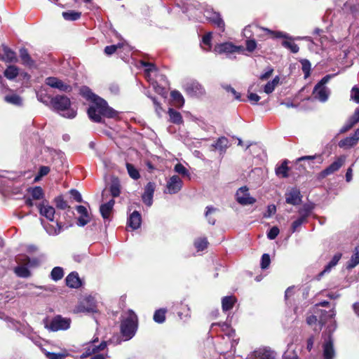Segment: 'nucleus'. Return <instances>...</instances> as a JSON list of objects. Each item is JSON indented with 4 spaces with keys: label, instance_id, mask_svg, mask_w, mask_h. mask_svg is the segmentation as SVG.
I'll return each instance as SVG.
<instances>
[{
    "label": "nucleus",
    "instance_id": "obj_21",
    "mask_svg": "<svg viewBox=\"0 0 359 359\" xmlns=\"http://www.w3.org/2000/svg\"><path fill=\"white\" fill-rule=\"evenodd\" d=\"M285 201L288 204L298 205L302 201L300 191L297 189H292L285 194Z\"/></svg>",
    "mask_w": 359,
    "mask_h": 359
},
{
    "label": "nucleus",
    "instance_id": "obj_27",
    "mask_svg": "<svg viewBox=\"0 0 359 359\" xmlns=\"http://www.w3.org/2000/svg\"><path fill=\"white\" fill-rule=\"evenodd\" d=\"M141 215L137 211H134L129 217L128 224L133 229H137L141 224Z\"/></svg>",
    "mask_w": 359,
    "mask_h": 359
},
{
    "label": "nucleus",
    "instance_id": "obj_40",
    "mask_svg": "<svg viewBox=\"0 0 359 359\" xmlns=\"http://www.w3.org/2000/svg\"><path fill=\"white\" fill-rule=\"evenodd\" d=\"M62 17L65 20L67 21H75L80 18L81 15V13L74 11H69L62 13Z\"/></svg>",
    "mask_w": 359,
    "mask_h": 359
},
{
    "label": "nucleus",
    "instance_id": "obj_14",
    "mask_svg": "<svg viewBox=\"0 0 359 359\" xmlns=\"http://www.w3.org/2000/svg\"><path fill=\"white\" fill-rule=\"evenodd\" d=\"M97 341V338H96V339H94L91 343L88 344L85 351L81 355V358H86L90 356V355L103 351L107 348V344L106 341H102L100 345L96 346L94 344V343Z\"/></svg>",
    "mask_w": 359,
    "mask_h": 359
},
{
    "label": "nucleus",
    "instance_id": "obj_46",
    "mask_svg": "<svg viewBox=\"0 0 359 359\" xmlns=\"http://www.w3.org/2000/svg\"><path fill=\"white\" fill-rule=\"evenodd\" d=\"M287 161H285L283 163L276 169V173L278 176H282L283 177H287L288 176L287 171L288 167L287 165Z\"/></svg>",
    "mask_w": 359,
    "mask_h": 359
},
{
    "label": "nucleus",
    "instance_id": "obj_25",
    "mask_svg": "<svg viewBox=\"0 0 359 359\" xmlns=\"http://www.w3.org/2000/svg\"><path fill=\"white\" fill-rule=\"evenodd\" d=\"M66 284L71 288H79L81 285V280L77 272L73 271L66 277Z\"/></svg>",
    "mask_w": 359,
    "mask_h": 359
},
{
    "label": "nucleus",
    "instance_id": "obj_7",
    "mask_svg": "<svg viewBox=\"0 0 359 359\" xmlns=\"http://www.w3.org/2000/svg\"><path fill=\"white\" fill-rule=\"evenodd\" d=\"M71 320L67 318H63L58 315L55 316L49 323L46 320L45 327L52 332L59 330H66L69 328Z\"/></svg>",
    "mask_w": 359,
    "mask_h": 359
},
{
    "label": "nucleus",
    "instance_id": "obj_41",
    "mask_svg": "<svg viewBox=\"0 0 359 359\" xmlns=\"http://www.w3.org/2000/svg\"><path fill=\"white\" fill-rule=\"evenodd\" d=\"M168 115L171 122L176 124H180L182 122V117L181 114L176 110L170 108L168 110Z\"/></svg>",
    "mask_w": 359,
    "mask_h": 359
},
{
    "label": "nucleus",
    "instance_id": "obj_12",
    "mask_svg": "<svg viewBox=\"0 0 359 359\" xmlns=\"http://www.w3.org/2000/svg\"><path fill=\"white\" fill-rule=\"evenodd\" d=\"M204 16L207 20L217 25V27L219 28L222 32L224 31V22L221 18L219 13L215 12L211 8H207L204 11Z\"/></svg>",
    "mask_w": 359,
    "mask_h": 359
},
{
    "label": "nucleus",
    "instance_id": "obj_2",
    "mask_svg": "<svg viewBox=\"0 0 359 359\" xmlns=\"http://www.w3.org/2000/svg\"><path fill=\"white\" fill-rule=\"evenodd\" d=\"M141 65L146 68L145 76L148 81H151L154 90L160 95H163L165 93V86L168 84L165 76L158 74L157 69L152 63L141 61Z\"/></svg>",
    "mask_w": 359,
    "mask_h": 359
},
{
    "label": "nucleus",
    "instance_id": "obj_63",
    "mask_svg": "<svg viewBox=\"0 0 359 359\" xmlns=\"http://www.w3.org/2000/svg\"><path fill=\"white\" fill-rule=\"evenodd\" d=\"M279 232V229L277 226H273L268 232L267 237L270 240H273L278 236Z\"/></svg>",
    "mask_w": 359,
    "mask_h": 359
},
{
    "label": "nucleus",
    "instance_id": "obj_52",
    "mask_svg": "<svg viewBox=\"0 0 359 359\" xmlns=\"http://www.w3.org/2000/svg\"><path fill=\"white\" fill-rule=\"evenodd\" d=\"M211 39H212V33L211 32H209L203 36L201 47L204 50H209L210 49Z\"/></svg>",
    "mask_w": 359,
    "mask_h": 359
},
{
    "label": "nucleus",
    "instance_id": "obj_38",
    "mask_svg": "<svg viewBox=\"0 0 359 359\" xmlns=\"http://www.w3.org/2000/svg\"><path fill=\"white\" fill-rule=\"evenodd\" d=\"M14 272L18 277L20 278H28L31 276V273L25 264L15 267Z\"/></svg>",
    "mask_w": 359,
    "mask_h": 359
},
{
    "label": "nucleus",
    "instance_id": "obj_53",
    "mask_svg": "<svg viewBox=\"0 0 359 359\" xmlns=\"http://www.w3.org/2000/svg\"><path fill=\"white\" fill-rule=\"evenodd\" d=\"M174 170L182 176L188 177L190 176L189 170L181 163H177L174 167Z\"/></svg>",
    "mask_w": 359,
    "mask_h": 359
},
{
    "label": "nucleus",
    "instance_id": "obj_22",
    "mask_svg": "<svg viewBox=\"0 0 359 359\" xmlns=\"http://www.w3.org/2000/svg\"><path fill=\"white\" fill-rule=\"evenodd\" d=\"M250 359H275L273 352L266 348L255 351Z\"/></svg>",
    "mask_w": 359,
    "mask_h": 359
},
{
    "label": "nucleus",
    "instance_id": "obj_48",
    "mask_svg": "<svg viewBox=\"0 0 359 359\" xmlns=\"http://www.w3.org/2000/svg\"><path fill=\"white\" fill-rule=\"evenodd\" d=\"M208 245V242L206 238H199L194 242V245L198 251H202L205 250Z\"/></svg>",
    "mask_w": 359,
    "mask_h": 359
},
{
    "label": "nucleus",
    "instance_id": "obj_44",
    "mask_svg": "<svg viewBox=\"0 0 359 359\" xmlns=\"http://www.w3.org/2000/svg\"><path fill=\"white\" fill-rule=\"evenodd\" d=\"M64 276L63 269L60 266L54 267L50 273V278L55 281H57L62 278Z\"/></svg>",
    "mask_w": 359,
    "mask_h": 359
},
{
    "label": "nucleus",
    "instance_id": "obj_11",
    "mask_svg": "<svg viewBox=\"0 0 359 359\" xmlns=\"http://www.w3.org/2000/svg\"><path fill=\"white\" fill-rule=\"evenodd\" d=\"M184 90L191 97H200L205 93L203 87L196 81H191L184 85Z\"/></svg>",
    "mask_w": 359,
    "mask_h": 359
},
{
    "label": "nucleus",
    "instance_id": "obj_1",
    "mask_svg": "<svg viewBox=\"0 0 359 359\" xmlns=\"http://www.w3.org/2000/svg\"><path fill=\"white\" fill-rule=\"evenodd\" d=\"M81 93L84 97L92 101L88 109V114L91 121L101 123L102 116L107 118H114L116 116L117 112L109 107L104 99L95 95L89 88L83 87L81 89Z\"/></svg>",
    "mask_w": 359,
    "mask_h": 359
},
{
    "label": "nucleus",
    "instance_id": "obj_50",
    "mask_svg": "<svg viewBox=\"0 0 359 359\" xmlns=\"http://www.w3.org/2000/svg\"><path fill=\"white\" fill-rule=\"evenodd\" d=\"M313 160H317V162L320 164L323 162V158L320 155L313 156H304L297 159V161L300 162L303 161H308L309 163L311 164Z\"/></svg>",
    "mask_w": 359,
    "mask_h": 359
},
{
    "label": "nucleus",
    "instance_id": "obj_10",
    "mask_svg": "<svg viewBox=\"0 0 359 359\" xmlns=\"http://www.w3.org/2000/svg\"><path fill=\"white\" fill-rule=\"evenodd\" d=\"M250 29H252V31L254 32H263L266 34H270L271 37L273 38H284V39H290V36L282 32H276V31H271L266 28H262L259 27L257 26H250L249 27H245L244 29V35L245 37H250V36H248V32H250Z\"/></svg>",
    "mask_w": 359,
    "mask_h": 359
},
{
    "label": "nucleus",
    "instance_id": "obj_15",
    "mask_svg": "<svg viewBox=\"0 0 359 359\" xmlns=\"http://www.w3.org/2000/svg\"><path fill=\"white\" fill-rule=\"evenodd\" d=\"M46 84L51 88H57L62 92H69L72 90L71 86L64 83L62 80L56 77H48L46 79Z\"/></svg>",
    "mask_w": 359,
    "mask_h": 359
},
{
    "label": "nucleus",
    "instance_id": "obj_28",
    "mask_svg": "<svg viewBox=\"0 0 359 359\" xmlns=\"http://www.w3.org/2000/svg\"><path fill=\"white\" fill-rule=\"evenodd\" d=\"M4 55L2 60L6 62H15L18 61V58L15 53L10 48L4 46L3 47Z\"/></svg>",
    "mask_w": 359,
    "mask_h": 359
},
{
    "label": "nucleus",
    "instance_id": "obj_6",
    "mask_svg": "<svg viewBox=\"0 0 359 359\" xmlns=\"http://www.w3.org/2000/svg\"><path fill=\"white\" fill-rule=\"evenodd\" d=\"M331 77V75H326L315 86L313 90L314 98L322 102L327 100L330 90L326 87L325 84L329 81Z\"/></svg>",
    "mask_w": 359,
    "mask_h": 359
},
{
    "label": "nucleus",
    "instance_id": "obj_57",
    "mask_svg": "<svg viewBox=\"0 0 359 359\" xmlns=\"http://www.w3.org/2000/svg\"><path fill=\"white\" fill-rule=\"evenodd\" d=\"M302 63V69L303 72L304 73V77L307 78L310 75L311 70V63L308 60H302L301 61Z\"/></svg>",
    "mask_w": 359,
    "mask_h": 359
},
{
    "label": "nucleus",
    "instance_id": "obj_19",
    "mask_svg": "<svg viewBox=\"0 0 359 359\" xmlns=\"http://www.w3.org/2000/svg\"><path fill=\"white\" fill-rule=\"evenodd\" d=\"M155 190V184L149 182L145 188L142 196L143 202L148 206H151L153 203V196Z\"/></svg>",
    "mask_w": 359,
    "mask_h": 359
},
{
    "label": "nucleus",
    "instance_id": "obj_9",
    "mask_svg": "<svg viewBox=\"0 0 359 359\" xmlns=\"http://www.w3.org/2000/svg\"><path fill=\"white\" fill-rule=\"evenodd\" d=\"M237 202L242 205H252L255 203V198L250 196L247 187H242L236 194Z\"/></svg>",
    "mask_w": 359,
    "mask_h": 359
},
{
    "label": "nucleus",
    "instance_id": "obj_17",
    "mask_svg": "<svg viewBox=\"0 0 359 359\" xmlns=\"http://www.w3.org/2000/svg\"><path fill=\"white\" fill-rule=\"evenodd\" d=\"M344 162H345V158L344 156L339 157L331 165H330L327 168L323 170L320 173V177L321 178H324L326 176L334 173V172L337 171L344 165Z\"/></svg>",
    "mask_w": 359,
    "mask_h": 359
},
{
    "label": "nucleus",
    "instance_id": "obj_13",
    "mask_svg": "<svg viewBox=\"0 0 359 359\" xmlns=\"http://www.w3.org/2000/svg\"><path fill=\"white\" fill-rule=\"evenodd\" d=\"M183 182L177 175L172 176L166 184L167 191L170 194L178 193L182 188Z\"/></svg>",
    "mask_w": 359,
    "mask_h": 359
},
{
    "label": "nucleus",
    "instance_id": "obj_3",
    "mask_svg": "<svg viewBox=\"0 0 359 359\" xmlns=\"http://www.w3.org/2000/svg\"><path fill=\"white\" fill-rule=\"evenodd\" d=\"M138 319L135 313L132 310H128L122 316L121 322V333L125 341L132 339L137 330Z\"/></svg>",
    "mask_w": 359,
    "mask_h": 359
},
{
    "label": "nucleus",
    "instance_id": "obj_20",
    "mask_svg": "<svg viewBox=\"0 0 359 359\" xmlns=\"http://www.w3.org/2000/svg\"><path fill=\"white\" fill-rule=\"evenodd\" d=\"M359 140V128H358L353 135L341 140L339 142V147L344 149H348L355 145Z\"/></svg>",
    "mask_w": 359,
    "mask_h": 359
},
{
    "label": "nucleus",
    "instance_id": "obj_59",
    "mask_svg": "<svg viewBox=\"0 0 359 359\" xmlns=\"http://www.w3.org/2000/svg\"><path fill=\"white\" fill-rule=\"evenodd\" d=\"M55 201L57 208L61 210H65L68 207L67 202L62 196H57L55 198Z\"/></svg>",
    "mask_w": 359,
    "mask_h": 359
},
{
    "label": "nucleus",
    "instance_id": "obj_31",
    "mask_svg": "<svg viewBox=\"0 0 359 359\" xmlns=\"http://www.w3.org/2000/svg\"><path fill=\"white\" fill-rule=\"evenodd\" d=\"M229 141L225 137H219L217 142L212 144L215 149L219 150L221 153H224L228 147Z\"/></svg>",
    "mask_w": 359,
    "mask_h": 359
},
{
    "label": "nucleus",
    "instance_id": "obj_47",
    "mask_svg": "<svg viewBox=\"0 0 359 359\" xmlns=\"http://www.w3.org/2000/svg\"><path fill=\"white\" fill-rule=\"evenodd\" d=\"M31 198L34 200H39L43 197V189L40 187H35L30 190Z\"/></svg>",
    "mask_w": 359,
    "mask_h": 359
},
{
    "label": "nucleus",
    "instance_id": "obj_58",
    "mask_svg": "<svg viewBox=\"0 0 359 359\" xmlns=\"http://www.w3.org/2000/svg\"><path fill=\"white\" fill-rule=\"evenodd\" d=\"M20 262L30 267L36 266L39 264L37 259H30L29 257H25L23 259L20 260Z\"/></svg>",
    "mask_w": 359,
    "mask_h": 359
},
{
    "label": "nucleus",
    "instance_id": "obj_16",
    "mask_svg": "<svg viewBox=\"0 0 359 359\" xmlns=\"http://www.w3.org/2000/svg\"><path fill=\"white\" fill-rule=\"evenodd\" d=\"M242 46L233 45L232 43L226 42L218 44L215 47V51L218 53H232L243 50Z\"/></svg>",
    "mask_w": 359,
    "mask_h": 359
},
{
    "label": "nucleus",
    "instance_id": "obj_34",
    "mask_svg": "<svg viewBox=\"0 0 359 359\" xmlns=\"http://www.w3.org/2000/svg\"><path fill=\"white\" fill-rule=\"evenodd\" d=\"M236 302V299L233 296H227V297H223L222 299V310L224 311H227L231 309L233 307Z\"/></svg>",
    "mask_w": 359,
    "mask_h": 359
},
{
    "label": "nucleus",
    "instance_id": "obj_26",
    "mask_svg": "<svg viewBox=\"0 0 359 359\" xmlns=\"http://www.w3.org/2000/svg\"><path fill=\"white\" fill-rule=\"evenodd\" d=\"M314 338L310 337L306 341V347L302 351V358L304 359H318L316 358L311 352L313 348Z\"/></svg>",
    "mask_w": 359,
    "mask_h": 359
},
{
    "label": "nucleus",
    "instance_id": "obj_32",
    "mask_svg": "<svg viewBox=\"0 0 359 359\" xmlns=\"http://www.w3.org/2000/svg\"><path fill=\"white\" fill-rule=\"evenodd\" d=\"M20 57L23 65L30 67L34 65V61L30 57L27 49L21 48L20 50Z\"/></svg>",
    "mask_w": 359,
    "mask_h": 359
},
{
    "label": "nucleus",
    "instance_id": "obj_23",
    "mask_svg": "<svg viewBox=\"0 0 359 359\" xmlns=\"http://www.w3.org/2000/svg\"><path fill=\"white\" fill-rule=\"evenodd\" d=\"M76 209L78 213L80 215V217L78 218L77 224L79 226H84L90 222V216L88 215V210L83 205H78L76 206Z\"/></svg>",
    "mask_w": 359,
    "mask_h": 359
},
{
    "label": "nucleus",
    "instance_id": "obj_39",
    "mask_svg": "<svg viewBox=\"0 0 359 359\" xmlns=\"http://www.w3.org/2000/svg\"><path fill=\"white\" fill-rule=\"evenodd\" d=\"M166 309H159L154 312L153 319L159 324H161L165 320Z\"/></svg>",
    "mask_w": 359,
    "mask_h": 359
},
{
    "label": "nucleus",
    "instance_id": "obj_56",
    "mask_svg": "<svg viewBox=\"0 0 359 359\" xmlns=\"http://www.w3.org/2000/svg\"><path fill=\"white\" fill-rule=\"evenodd\" d=\"M282 45L285 48L290 49V51L292 53H297L299 51V46H297V44H296V43H294L293 42H291V41H283L282 42Z\"/></svg>",
    "mask_w": 359,
    "mask_h": 359
},
{
    "label": "nucleus",
    "instance_id": "obj_54",
    "mask_svg": "<svg viewBox=\"0 0 359 359\" xmlns=\"http://www.w3.org/2000/svg\"><path fill=\"white\" fill-rule=\"evenodd\" d=\"M307 222V220L299 217L296 220H294L291 225V231L292 233H294L298 231L299 228L304 224Z\"/></svg>",
    "mask_w": 359,
    "mask_h": 359
},
{
    "label": "nucleus",
    "instance_id": "obj_55",
    "mask_svg": "<svg viewBox=\"0 0 359 359\" xmlns=\"http://www.w3.org/2000/svg\"><path fill=\"white\" fill-rule=\"evenodd\" d=\"M123 46V44L122 43H118L116 45L107 46L104 48V53L107 55H111L118 48H121Z\"/></svg>",
    "mask_w": 359,
    "mask_h": 359
},
{
    "label": "nucleus",
    "instance_id": "obj_61",
    "mask_svg": "<svg viewBox=\"0 0 359 359\" xmlns=\"http://www.w3.org/2000/svg\"><path fill=\"white\" fill-rule=\"evenodd\" d=\"M45 355L49 359H63L65 358V354L61 353H51L46 351L45 352Z\"/></svg>",
    "mask_w": 359,
    "mask_h": 359
},
{
    "label": "nucleus",
    "instance_id": "obj_37",
    "mask_svg": "<svg viewBox=\"0 0 359 359\" xmlns=\"http://www.w3.org/2000/svg\"><path fill=\"white\" fill-rule=\"evenodd\" d=\"M43 226L47 233H48L50 236H57L62 231V226L58 222H57L56 226H54L52 224L44 225Z\"/></svg>",
    "mask_w": 359,
    "mask_h": 359
},
{
    "label": "nucleus",
    "instance_id": "obj_42",
    "mask_svg": "<svg viewBox=\"0 0 359 359\" xmlns=\"http://www.w3.org/2000/svg\"><path fill=\"white\" fill-rule=\"evenodd\" d=\"M280 81L279 76H276L271 81H269L264 87V91L266 94L271 93L277 86Z\"/></svg>",
    "mask_w": 359,
    "mask_h": 359
},
{
    "label": "nucleus",
    "instance_id": "obj_24",
    "mask_svg": "<svg viewBox=\"0 0 359 359\" xmlns=\"http://www.w3.org/2000/svg\"><path fill=\"white\" fill-rule=\"evenodd\" d=\"M341 253H336L330 261V262L325 266L324 269L318 274V278L320 279L325 274L329 273L331 270L338 264L339 261L341 258Z\"/></svg>",
    "mask_w": 359,
    "mask_h": 359
},
{
    "label": "nucleus",
    "instance_id": "obj_36",
    "mask_svg": "<svg viewBox=\"0 0 359 359\" xmlns=\"http://www.w3.org/2000/svg\"><path fill=\"white\" fill-rule=\"evenodd\" d=\"M18 74L19 68L14 65H9L4 72V76L9 80L16 78Z\"/></svg>",
    "mask_w": 359,
    "mask_h": 359
},
{
    "label": "nucleus",
    "instance_id": "obj_5",
    "mask_svg": "<svg viewBox=\"0 0 359 359\" xmlns=\"http://www.w3.org/2000/svg\"><path fill=\"white\" fill-rule=\"evenodd\" d=\"M336 325H333L328 332H325L322 336V351L323 359H334L336 351L334 346V341L332 337V332L334 331Z\"/></svg>",
    "mask_w": 359,
    "mask_h": 359
},
{
    "label": "nucleus",
    "instance_id": "obj_30",
    "mask_svg": "<svg viewBox=\"0 0 359 359\" xmlns=\"http://www.w3.org/2000/svg\"><path fill=\"white\" fill-rule=\"evenodd\" d=\"M222 330L225 332V334L231 341V348H233L235 345L237 344L236 340L233 339V337L235 336L234 330H233L231 327H229V325L226 323H223L222 325Z\"/></svg>",
    "mask_w": 359,
    "mask_h": 359
},
{
    "label": "nucleus",
    "instance_id": "obj_64",
    "mask_svg": "<svg viewBox=\"0 0 359 359\" xmlns=\"http://www.w3.org/2000/svg\"><path fill=\"white\" fill-rule=\"evenodd\" d=\"M351 98L359 104V88L357 86L353 87L351 92Z\"/></svg>",
    "mask_w": 359,
    "mask_h": 359
},
{
    "label": "nucleus",
    "instance_id": "obj_18",
    "mask_svg": "<svg viewBox=\"0 0 359 359\" xmlns=\"http://www.w3.org/2000/svg\"><path fill=\"white\" fill-rule=\"evenodd\" d=\"M38 208L42 216L45 217L49 221H54L55 210L53 207L49 205L47 203H45L43 202L38 205Z\"/></svg>",
    "mask_w": 359,
    "mask_h": 359
},
{
    "label": "nucleus",
    "instance_id": "obj_33",
    "mask_svg": "<svg viewBox=\"0 0 359 359\" xmlns=\"http://www.w3.org/2000/svg\"><path fill=\"white\" fill-rule=\"evenodd\" d=\"M359 264V246L354 248V252L346 265L347 269H352Z\"/></svg>",
    "mask_w": 359,
    "mask_h": 359
},
{
    "label": "nucleus",
    "instance_id": "obj_51",
    "mask_svg": "<svg viewBox=\"0 0 359 359\" xmlns=\"http://www.w3.org/2000/svg\"><path fill=\"white\" fill-rule=\"evenodd\" d=\"M126 168L128 172V175L133 180H137L140 178V173L138 170L133 166V165L127 163H126Z\"/></svg>",
    "mask_w": 359,
    "mask_h": 359
},
{
    "label": "nucleus",
    "instance_id": "obj_8",
    "mask_svg": "<svg viewBox=\"0 0 359 359\" xmlns=\"http://www.w3.org/2000/svg\"><path fill=\"white\" fill-rule=\"evenodd\" d=\"M96 301L90 295L83 299L74 309L75 313H95L96 309Z\"/></svg>",
    "mask_w": 359,
    "mask_h": 359
},
{
    "label": "nucleus",
    "instance_id": "obj_45",
    "mask_svg": "<svg viewBox=\"0 0 359 359\" xmlns=\"http://www.w3.org/2000/svg\"><path fill=\"white\" fill-rule=\"evenodd\" d=\"M171 97L175 104L180 107H182L184 103V100L182 94L177 90H172L170 93Z\"/></svg>",
    "mask_w": 359,
    "mask_h": 359
},
{
    "label": "nucleus",
    "instance_id": "obj_49",
    "mask_svg": "<svg viewBox=\"0 0 359 359\" xmlns=\"http://www.w3.org/2000/svg\"><path fill=\"white\" fill-rule=\"evenodd\" d=\"M311 210L312 207L309 205L305 204L299 210L298 212L299 214V217L307 220L308 217L311 215Z\"/></svg>",
    "mask_w": 359,
    "mask_h": 359
},
{
    "label": "nucleus",
    "instance_id": "obj_4",
    "mask_svg": "<svg viewBox=\"0 0 359 359\" xmlns=\"http://www.w3.org/2000/svg\"><path fill=\"white\" fill-rule=\"evenodd\" d=\"M50 103L53 108L65 118H73L76 115V110L71 108V101L67 96L56 95L51 99Z\"/></svg>",
    "mask_w": 359,
    "mask_h": 359
},
{
    "label": "nucleus",
    "instance_id": "obj_29",
    "mask_svg": "<svg viewBox=\"0 0 359 359\" xmlns=\"http://www.w3.org/2000/svg\"><path fill=\"white\" fill-rule=\"evenodd\" d=\"M114 200L111 199L106 203L101 205L100 208V213L104 219L109 218L110 213L114 205Z\"/></svg>",
    "mask_w": 359,
    "mask_h": 359
},
{
    "label": "nucleus",
    "instance_id": "obj_60",
    "mask_svg": "<svg viewBox=\"0 0 359 359\" xmlns=\"http://www.w3.org/2000/svg\"><path fill=\"white\" fill-rule=\"evenodd\" d=\"M271 263L270 257L268 254H264L261 259V268L266 269L269 267Z\"/></svg>",
    "mask_w": 359,
    "mask_h": 359
},
{
    "label": "nucleus",
    "instance_id": "obj_43",
    "mask_svg": "<svg viewBox=\"0 0 359 359\" xmlns=\"http://www.w3.org/2000/svg\"><path fill=\"white\" fill-rule=\"evenodd\" d=\"M4 100L6 102L16 106H20L22 104V98L16 94L8 95L5 96Z\"/></svg>",
    "mask_w": 359,
    "mask_h": 359
},
{
    "label": "nucleus",
    "instance_id": "obj_35",
    "mask_svg": "<svg viewBox=\"0 0 359 359\" xmlns=\"http://www.w3.org/2000/svg\"><path fill=\"white\" fill-rule=\"evenodd\" d=\"M284 359H299L297 352L296 351V347L293 344H289L287 345V349L283 354ZM302 359H304L302 358Z\"/></svg>",
    "mask_w": 359,
    "mask_h": 359
},
{
    "label": "nucleus",
    "instance_id": "obj_62",
    "mask_svg": "<svg viewBox=\"0 0 359 359\" xmlns=\"http://www.w3.org/2000/svg\"><path fill=\"white\" fill-rule=\"evenodd\" d=\"M110 192L113 197H117L120 194V187L118 183L114 182L110 187Z\"/></svg>",
    "mask_w": 359,
    "mask_h": 359
}]
</instances>
